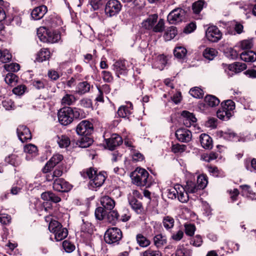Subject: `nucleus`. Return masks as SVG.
Masks as SVG:
<instances>
[{
	"label": "nucleus",
	"mask_w": 256,
	"mask_h": 256,
	"mask_svg": "<svg viewBox=\"0 0 256 256\" xmlns=\"http://www.w3.org/2000/svg\"><path fill=\"white\" fill-rule=\"evenodd\" d=\"M86 176L90 179L88 184V188L92 190H96L98 188L100 187L106 180L105 176L101 172L97 173V171L92 168L86 170Z\"/></svg>",
	"instance_id": "nucleus-1"
},
{
	"label": "nucleus",
	"mask_w": 256,
	"mask_h": 256,
	"mask_svg": "<svg viewBox=\"0 0 256 256\" xmlns=\"http://www.w3.org/2000/svg\"><path fill=\"white\" fill-rule=\"evenodd\" d=\"M132 182L138 186H149L150 183L149 180V174L144 168H137L132 174Z\"/></svg>",
	"instance_id": "nucleus-2"
},
{
	"label": "nucleus",
	"mask_w": 256,
	"mask_h": 256,
	"mask_svg": "<svg viewBox=\"0 0 256 256\" xmlns=\"http://www.w3.org/2000/svg\"><path fill=\"white\" fill-rule=\"evenodd\" d=\"M122 238V232L117 228H109L105 232L104 238L108 244L118 243Z\"/></svg>",
	"instance_id": "nucleus-3"
},
{
	"label": "nucleus",
	"mask_w": 256,
	"mask_h": 256,
	"mask_svg": "<svg viewBox=\"0 0 256 256\" xmlns=\"http://www.w3.org/2000/svg\"><path fill=\"white\" fill-rule=\"evenodd\" d=\"M186 11L180 8L172 10L168 16V21L170 24H176L182 22L185 18Z\"/></svg>",
	"instance_id": "nucleus-4"
},
{
	"label": "nucleus",
	"mask_w": 256,
	"mask_h": 256,
	"mask_svg": "<svg viewBox=\"0 0 256 256\" xmlns=\"http://www.w3.org/2000/svg\"><path fill=\"white\" fill-rule=\"evenodd\" d=\"M72 108L70 107H65L60 109L58 112L59 122L64 126L70 124L72 122Z\"/></svg>",
	"instance_id": "nucleus-5"
},
{
	"label": "nucleus",
	"mask_w": 256,
	"mask_h": 256,
	"mask_svg": "<svg viewBox=\"0 0 256 256\" xmlns=\"http://www.w3.org/2000/svg\"><path fill=\"white\" fill-rule=\"evenodd\" d=\"M122 8L120 2L117 0H110L106 4L105 14L109 17L116 15L119 13Z\"/></svg>",
	"instance_id": "nucleus-6"
},
{
	"label": "nucleus",
	"mask_w": 256,
	"mask_h": 256,
	"mask_svg": "<svg viewBox=\"0 0 256 256\" xmlns=\"http://www.w3.org/2000/svg\"><path fill=\"white\" fill-rule=\"evenodd\" d=\"M206 36L208 40L216 42L222 37V33L216 26H212L208 28L206 32Z\"/></svg>",
	"instance_id": "nucleus-7"
},
{
	"label": "nucleus",
	"mask_w": 256,
	"mask_h": 256,
	"mask_svg": "<svg viewBox=\"0 0 256 256\" xmlns=\"http://www.w3.org/2000/svg\"><path fill=\"white\" fill-rule=\"evenodd\" d=\"M94 130L92 124L86 120L82 121L76 127V132L78 134L88 136Z\"/></svg>",
	"instance_id": "nucleus-8"
},
{
	"label": "nucleus",
	"mask_w": 256,
	"mask_h": 256,
	"mask_svg": "<svg viewBox=\"0 0 256 256\" xmlns=\"http://www.w3.org/2000/svg\"><path fill=\"white\" fill-rule=\"evenodd\" d=\"M53 188L59 192H68L72 188V185L64 179L58 178L54 180Z\"/></svg>",
	"instance_id": "nucleus-9"
},
{
	"label": "nucleus",
	"mask_w": 256,
	"mask_h": 256,
	"mask_svg": "<svg viewBox=\"0 0 256 256\" xmlns=\"http://www.w3.org/2000/svg\"><path fill=\"white\" fill-rule=\"evenodd\" d=\"M127 62L126 60H118L112 65V70L118 77L120 75H125L127 74Z\"/></svg>",
	"instance_id": "nucleus-10"
},
{
	"label": "nucleus",
	"mask_w": 256,
	"mask_h": 256,
	"mask_svg": "<svg viewBox=\"0 0 256 256\" xmlns=\"http://www.w3.org/2000/svg\"><path fill=\"white\" fill-rule=\"evenodd\" d=\"M107 148L111 150L115 149L116 147L122 142V138L116 134H113L108 138L105 139Z\"/></svg>",
	"instance_id": "nucleus-11"
},
{
	"label": "nucleus",
	"mask_w": 256,
	"mask_h": 256,
	"mask_svg": "<svg viewBox=\"0 0 256 256\" xmlns=\"http://www.w3.org/2000/svg\"><path fill=\"white\" fill-rule=\"evenodd\" d=\"M177 139L182 142H188L192 138L190 131L186 128H179L176 132Z\"/></svg>",
	"instance_id": "nucleus-12"
},
{
	"label": "nucleus",
	"mask_w": 256,
	"mask_h": 256,
	"mask_svg": "<svg viewBox=\"0 0 256 256\" xmlns=\"http://www.w3.org/2000/svg\"><path fill=\"white\" fill-rule=\"evenodd\" d=\"M17 134L20 140L22 142L32 138V134L30 130L24 126H20L17 128Z\"/></svg>",
	"instance_id": "nucleus-13"
},
{
	"label": "nucleus",
	"mask_w": 256,
	"mask_h": 256,
	"mask_svg": "<svg viewBox=\"0 0 256 256\" xmlns=\"http://www.w3.org/2000/svg\"><path fill=\"white\" fill-rule=\"evenodd\" d=\"M63 159V156L60 154H56L47 162L43 168V172L47 173L55 166L58 164Z\"/></svg>",
	"instance_id": "nucleus-14"
},
{
	"label": "nucleus",
	"mask_w": 256,
	"mask_h": 256,
	"mask_svg": "<svg viewBox=\"0 0 256 256\" xmlns=\"http://www.w3.org/2000/svg\"><path fill=\"white\" fill-rule=\"evenodd\" d=\"M48 11L47 7L44 5L35 8L31 12V16L34 20H39L42 18Z\"/></svg>",
	"instance_id": "nucleus-15"
},
{
	"label": "nucleus",
	"mask_w": 256,
	"mask_h": 256,
	"mask_svg": "<svg viewBox=\"0 0 256 256\" xmlns=\"http://www.w3.org/2000/svg\"><path fill=\"white\" fill-rule=\"evenodd\" d=\"M158 18V16L157 14L150 15L147 18L142 22V28L148 30H153L154 27L157 22Z\"/></svg>",
	"instance_id": "nucleus-16"
},
{
	"label": "nucleus",
	"mask_w": 256,
	"mask_h": 256,
	"mask_svg": "<svg viewBox=\"0 0 256 256\" xmlns=\"http://www.w3.org/2000/svg\"><path fill=\"white\" fill-rule=\"evenodd\" d=\"M182 116L184 117L183 122L186 127L194 125L196 121L194 116L188 111H183Z\"/></svg>",
	"instance_id": "nucleus-17"
},
{
	"label": "nucleus",
	"mask_w": 256,
	"mask_h": 256,
	"mask_svg": "<svg viewBox=\"0 0 256 256\" xmlns=\"http://www.w3.org/2000/svg\"><path fill=\"white\" fill-rule=\"evenodd\" d=\"M91 86L86 81L80 82L76 86L75 93L79 95H83L90 92Z\"/></svg>",
	"instance_id": "nucleus-18"
},
{
	"label": "nucleus",
	"mask_w": 256,
	"mask_h": 256,
	"mask_svg": "<svg viewBox=\"0 0 256 256\" xmlns=\"http://www.w3.org/2000/svg\"><path fill=\"white\" fill-rule=\"evenodd\" d=\"M133 106L131 102L128 104L126 106H120L118 110L117 114L120 117L126 118L131 114Z\"/></svg>",
	"instance_id": "nucleus-19"
},
{
	"label": "nucleus",
	"mask_w": 256,
	"mask_h": 256,
	"mask_svg": "<svg viewBox=\"0 0 256 256\" xmlns=\"http://www.w3.org/2000/svg\"><path fill=\"white\" fill-rule=\"evenodd\" d=\"M100 204L106 210H111L115 206V202L110 197L104 196L100 198Z\"/></svg>",
	"instance_id": "nucleus-20"
},
{
	"label": "nucleus",
	"mask_w": 256,
	"mask_h": 256,
	"mask_svg": "<svg viewBox=\"0 0 256 256\" xmlns=\"http://www.w3.org/2000/svg\"><path fill=\"white\" fill-rule=\"evenodd\" d=\"M128 202L132 208L138 214H140L142 212V203L136 200L134 197L131 196L130 194L128 197Z\"/></svg>",
	"instance_id": "nucleus-21"
},
{
	"label": "nucleus",
	"mask_w": 256,
	"mask_h": 256,
	"mask_svg": "<svg viewBox=\"0 0 256 256\" xmlns=\"http://www.w3.org/2000/svg\"><path fill=\"white\" fill-rule=\"evenodd\" d=\"M200 140L202 146L206 149H210L212 147V138L207 134H202L200 136Z\"/></svg>",
	"instance_id": "nucleus-22"
},
{
	"label": "nucleus",
	"mask_w": 256,
	"mask_h": 256,
	"mask_svg": "<svg viewBox=\"0 0 256 256\" xmlns=\"http://www.w3.org/2000/svg\"><path fill=\"white\" fill-rule=\"evenodd\" d=\"M26 184V182L24 180L18 178L16 182L13 184L10 189V194L13 195L18 194Z\"/></svg>",
	"instance_id": "nucleus-23"
},
{
	"label": "nucleus",
	"mask_w": 256,
	"mask_h": 256,
	"mask_svg": "<svg viewBox=\"0 0 256 256\" xmlns=\"http://www.w3.org/2000/svg\"><path fill=\"white\" fill-rule=\"evenodd\" d=\"M240 58L246 62H254L256 60V53L252 50H245L240 54Z\"/></svg>",
	"instance_id": "nucleus-24"
},
{
	"label": "nucleus",
	"mask_w": 256,
	"mask_h": 256,
	"mask_svg": "<svg viewBox=\"0 0 256 256\" xmlns=\"http://www.w3.org/2000/svg\"><path fill=\"white\" fill-rule=\"evenodd\" d=\"M176 188L178 189L177 197L179 201L183 203L187 202L188 200L187 191L180 185H176Z\"/></svg>",
	"instance_id": "nucleus-25"
},
{
	"label": "nucleus",
	"mask_w": 256,
	"mask_h": 256,
	"mask_svg": "<svg viewBox=\"0 0 256 256\" xmlns=\"http://www.w3.org/2000/svg\"><path fill=\"white\" fill-rule=\"evenodd\" d=\"M41 198L42 200L48 201H52L57 203L60 201V198L51 192H43L41 194Z\"/></svg>",
	"instance_id": "nucleus-26"
},
{
	"label": "nucleus",
	"mask_w": 256,
	"mask_h": 256,
	"mask_svg": "<svg viewBox=\"0 0 256 256\" xmlns=\"http://www.w3.org/2000/svg\"><path fill=\"white\" fill-rule=\"evenodd\" d=\"M5 162L14 166H18L21 164L22 159L18 155L12 154L5 158Z\"/></svg>",
	"instance_id": "nucleus-27"
},
{
	"label": "nucleus",
	"mask_w": 256,
	"mask_h": 256,
	"mask_svg": "<svg viewBox=\"0 0 256 256\" xmlns=\"http://www.w3.org/2000/svg\"><path fill=\"white\" fill-rule=\"evenodd\" d=\"M228 70L234 73H238L246 68V65L242 62H235L228 66Z\"/></svg>",
	"instance_id": "nucleus-28"
},
{
	"label": "nucleus",
	"mask_w": 256,
	"mask_h": 256,
	"mask_svg": "<svg viewBox=\"0 0 256 256\" xmlns=\"http://www.w3.org/2000/svg\"><path fill=\"white\" fill-rule=\"evenodd\" d=\"M46 34V40H47L45 42L54 43L60 39V34L58 32L48 31Z\"/></svg>",
	"instance_id": "nucleus-29"
},
{
	"label": "nucleus",
	"mask_w": 256,
	"mask_h": 256,
	"mask_svg": "<svg viewBox=\"0 0 256 256\" xmlns=\"http://www.w3.org/2000/svg\"><path fill=\"white\" fill-rule=\"evenodd\" d=\"M206 104L210 107H214L218 106L220 102V100L212 95H207L204 98Z\"/></svg>",
	"instance_id": "nucleus-30"
},
{
	"label": "nucleus",
	"mask_w": 256,
	"mask_h": 256,
	"mask_svg": "<svg viewBox=\"0 0 256 256\" xmlns=\"http://www.w3.org/2000/svg\"><path fill=\"white\" fill-rule=\"evenodd\" d=\"M50 52L48 48H42L37 54L36 60L38 62L46 60L50 58Z\"/></svg>",
	"instance_id": "nucleus-31"
},
{
	"label": "nucleus",
	"mask_w": 256,
	"mask_h": 256,
	"mask_svg": "<svg viewBox=\"0 0 256 256\" xmlns=\"http://www.w3.org/2000/svg\"><path fill=\"white\" fill-rule=\"evenodd\" d=\"M54 236L56 241H60L66 238L68 234V231L66 228L60 227L55 232Z\"/></svg>",
	"instance_id": "nucleus-32"
},
{
	"label": "nucleus",
	"mask_w": 256,
	"mask_h": 256,
	"mask_svg": "<svg viewBox=\"0 0 256 256\" xmlns=\"http://www.w3.org/2000/svg\"><path fill=\"white\" fill-rule=\"evenodd\" d=\"M76 100V98L74 95L66 94L62 98L61 103L63 106H70Z\"/></svg>",
	"instance_id": "nucleus-33"
},
{
	"label": "nucleus",
	"mask_w": 256,
	"mask_h": 256,
	"mask_svg": "<svg viewBox=\"0 0 256 256\" xmlns=\"http://www.w3.org/2000/svg\"><path fill=\"white\" fill-rule=\"evenodd\" d=\"M218 54V51L213 48H206L203 52L204 56L210 60H212Z\"/></svg>",
	"instance_id": "nucleus-34"
},
{
	"label": "nucleus",
	"mask_w": 256,
	"mask_h": 256,
	"mask_svg": "<svg viewBox=\"0 0 256 256\" xmlns=\"http://www.w3.org/2000/svg\"><path fill=\"white\" fill-rule=\"evenodd\" d=\"M154 244L156 248H159L163 246L166 243V236L161 234H157L154 238Z\"/></svg>",
	"instance_id": "nucleus-35"
},
{
	"label": "nucleus",
	"mask_w": 256,
	"mask_h": 256,
	"mask_svg": "<svg viewBox=\"0 0 256 256\" xmlns=\"http://www.w3.org/2000/svg\"><path fill=\"white\" fill-rule=\"evenodd\" d=\"M107 221L112 224H115L118 221L119 214L116 210H111L106 214Z\"/></svg>",
	"instance_id": "nucleus-36"
},
{
	"label": "nucleus",
	"mask_w": 256,
	"mask_h": 256,
	"mask_svg": "<svg viewBox=\"0 0 256 256\" xmlns=\"http://www.w3.org/2000/svg\"><path fill=\"white\" fill-rule=\"evenodd\" d=\"M221 106L223 108V110H228V112H230L232 115L233 110L235 108V104L231 100H228L222 102Z\"/></svg>",
	"instance_id": "nucleus-37"
},
{
	"label": "nucleus",
	"mask_w": 256,
	"mask_h": 256,
	"mask_svg": "<svg viewBox=\"0 0 256 256\" xmlns=\"http://www.w3.org/2000/svg\"><path fill=\"white\" fill-rule=\"evenodd\" d=\"M220 136L228 140L235 141L238 139L236 134L230 130H228L224 132H221Z\"/></svg>",
	"instance_id": "nucleus-38"
},
{
	"label": "nucleus",
	"mask_w": 256,
	"mask_h": 256,
	"mask_svg": "<svg viewBox=\"0 0 256 256\" xmlns=\"http://www.w3.org/2000/svg\"><path fill=\"white\" fill-rule=\"evenodd\" d=\"M217 116L220 120H228L232 116L230 112H228V110H223V108L221 106L216 112Z\"/></svg>",
	"instance_id": "nucleus-39"
},
{
	"label": "nucleus",
	"mask_w": 256,
	"mask_h": 256,
	"mask_svg": "<svg viewBox=\"0 0 256 256\" xmlns=\"http://www.w3.org/2000/svg\"><path fill=\"white\" fill-rule=\"evenodd\" d=\"M24 152L32 155V156H35L38 154V150L36 146L30 144L24 146Z\"/></svg>",
	"instance_id": "nucleus-40"
},
{
	"label": "nucleus",
	"mask_w": 256,
	"mask_h": 256,
	"mask_svg": "<svg viewBox=\"0 0 256 256\" xmlns=\"http://www.w3.org/2000/svg\"><path fill=\"white\" fill-rule=\"evenodd\" d=\"M136 239L137 242L141 247H146L150 244V241L140 234L136 235Z\"/></svg>",
	"instance_id": "nucleus-41"
},
{
	"label": "nucleus",
	"mask_w": 256,
	"mask_h": 256,
	"mask_svg": "<svg viewBox=\"0 0 256 256\" xmlns=\"http://www.w3.org/2000/svg\"><path fill=\"white\" fill-rule=\"evenodd\" d=\"M188 193H195L200 190L198 186L194 182L192 181H188L184 188Z\"/></svg>",
	"instance_id": "nucleus-42"
},
{
	"label": "nucleus",
	"mask_w": 256,
	"mask_h": 256,
	"mask_svg": "<svg viewBox=\"0 0 256 256\" xmlns=\"http://www.w3.org/2000/svg\"><path fill=\"white\" fill-rule=\"evenodd\" d=\"M57 142L60 148H66L70 144L69 138L65 135H62L58 136Z\"/></svg>",
	"instance_id": "nucleus-43"
},
{
	"label": "nucleus",
	"mask_w": 256,
	"mask_h": 256,
	"mask_svg": "<svg viewBox=\"0 0 256 256\" xmlns=\"http://www.w3.org/2000/svg\"><path fill=\"white\" fill-rule=\"evenodd\" d=\"M167 63L166 57L164 55H159L157 57L156 65L160 70H162Z\"/></svg>",
	"instance_id": "nucleus-44"
},
{
	"label": "nucleus",
	"mask_w": 256,
	"mask_h": 256,
	"mask_svg": "<svg viewBox=\"0 0 256 256\" xmlns=\"http://www.w3.org/2000/svg\"><path fill=\"white\" fill-rule=\"evenodd\" d=\"M4 80L7 84L13 86L17 82L18 77L15 74L8 72L4 77Z\"/></svg>",
	"instance_id": "nucleus-45"
},
{
	"label": "nucleus",
	"mask_w": 256,
	"mask_h": 256,
	"mask_svg": "<svg viewBox=\"0 0 256 256\" xmlns=\"http://www.w3.org/2000/svg\"><path fill=\"white\" fill-rule=\"evenodd\" d=\"M204 0H198L194 2L192 6V9L196 14H199L204 8Z\"/></svg>",
	"instance_id": "nucleus-46"
},
{
	"label": "nucleus",
	"mask_w": 256,
	"mask_h": 256,
	"mask_svg": "<svg viewBox=\"0 0 256 256\" xmlns=\"http://www.w3.org/2000/svg\"><path fill=\"white\" fill-rule=\"evenodd\" d=\"M12 58V55L7 50H0V62L2 63L8 62Z\"/></svg>",
	"instance_id": "nucleus-47"
},
{
	"label": "nucleus",
	"mask_w": 256,
	"mask_h": 256,
	"mask_svg": "<svg viewBox=\"0 0 256 256\" xmlns=\"http://www.w3.org/2000/svg\"><path fill=\"white\" fill-rule=\"evenodd\" d=\"M187 50L186 48L182 46H178L175 48L174 51V55L178 58H183L186 54Z\"/></svg>",
	"instance_id": "nucleus-48"
},
{
	"label": "nucleus",
	"mask_w": 256,
	"mask_h": 256,
	"mask_svg": "<svg viewBox=\"0 0 256 256\" xmlns=\"http://www.w3.org/2000/svg\"><path fill=\"white\" fill-rule=\"evenodd\" d=\"M174 219L170 216L164 217L162 220L164 226L168 230L173 228L174 226Z\"/></svg>",
	"instance_id": "nucleus-49"
},
{
	"label": "nucleus",
	"mask_w": 256,
	"mask_h": 256,
	"mask_svg": "<svg viewBox=\"0 0 256 256\" xmlns=\"http://www.w3.org/2000/svg\"><path fill=\"white\" fill-rule=\"evenodd\" d=\"M208 181L205 175H200L197 178V186L200 190L204 189L207 185Z\"/></svg>",
	"instance_id": "nucleus-50"
},
{
	"label": "nucleus",
	"mask_w": 256,
	"mask_h": 256,
	"mask_svg": "<svg viewBox=\"0 0 256 256\" xmlns=\"http://www.w3.org/2000/svg\"><path fill=\"white\" fill-rule=\"evenodd\" d=\"M177 34V30L175 27L170 26L166 30L164 34L165 39L170 40L174 38Z\"/></svg>",
	"instance_id": "nucleus-51"
},
{
	"label": "nucleus",
	"mask_w": 256,
	"mask_h": 256,
	"mask_svg": "<svg viewBox=\"0 0 256 256\" xmlns=\"http://www.w3.org/2000/svg\"><path fill=\"white\" fill-rule=\"evenodd\" d=\"M190 94L192 96L197 98H202L204 96L202 90L198 87L191 88L190 90Z\"/></svg>",
	"instance_id": "nucleus-52"
},
{
	"label": "nucleus",
	"mask_w": 256,
	"mask_h": 256,
	"mask_svg": "<svg viewBox=\"0 0 256 256\" xmlns=\"http://www.w3.org/2000/svg\"><path fill=\"white\" fill-rule=\"evenodd\" d=\"M48 30L44 27H40L37 30V35L40 40L42 42H46V37Z\"/></svg>",
	"instance_id": "nucleus-53"
},
{
	"label": "nucleus",
	"mask_w": 256,
	"mask_h": 256,
	"mask_svg": "<svg viewBox=\"0 0 256 256\" xmlns=\"http://www.w3.org/2000/svg\"><path fill=\"white\" fill-rule=\"evenodd\" d=\"M93 142L92 140L87 136H84L79 142V146L82 148H88Z\"/></svg>",
	"instance_id": "nucleus-54"
},
{
	"label": "nucleus",
	"mask_w": 256,
	"mask_h": 256,
	"mask_svg": "<svg viewBox=\"0 0 256 256\" xmlns=\"http://www.w3.org/2000/svg\"><path fill=\"white\" fill-rule=\"evenodd\" d=\"M103 207H98L95 210V216L96 218L99 220H102L106 216V212Z\"/></svg>",
	"instance_id": "nucleus-55"
},
{
	"label": "nucleus",
	"mask_w": 256,
	"mask_h": 256,
	"mask_svg": "<svg viewBox=\"0 0 256 256\" xmlns=\"http://www.w3.org/2000/svg\"><path fill=\"white\" fill-rule=\"evenodd\" d=\"M175 256H190V252L184 246H180L176 251Z\"/></svg>",
	"instance_id": "nucleus-56"
},
{
	"label": "nucleus",
	"mask_w": 256,
	"mask_h": 256,
	"mask_svg": "<svg viewBox=\"0 0 256 256\" xmlns=\"http://www.w3.org/2000/svg\"><path fill=\"white\" fill-rule=\"evenodd\" d=\"M61 226H62V224L58 221H51L49 224L48 230L54 234L56 230L60 228Z\"/></svg>",
	"instance_id": "nucleus-57"
},
{
	"label": "nucleus",
	"mask_w": 256,
	"mask_h": 256,
	"mask_svg": "<svg viewBox=\"0 0 256 256\" xmlns=\"http://www.w3.org/2000/svg\"><path fill=\"white\" fill-rule=\"evenodd\" d=\"M4 68L6 71L15 72H18L20 70V66L17 63H12L4 64Z\"/></svg>",
	"instance_id": "nucleus-58"
},
{
	"label": "nucleus",
	"mask_w": 256,
	"mask_h": 256,
	"mask_svg": "<svg viewBox=\"0 0 256 256\" xmlns=\"http://www.w3.org/2000/svg\"><path fill=\"white\" fill-rule=\"evenodd\" d=\"M253 46L252 40H245L240 42V47L242 50L250 49Z\"/></svg>",
	"instance_id": "nucleus-59"
},
{
	"label": "nucleus",
	"mask_w": 256,
	"mask_h": 256,
	"mask_svg": "<svg viewBox=\"0 0 256 256\" xmlns=\"http://www.w3.org/2000/svg\"><path fill=\"white\" fill-rule=\"evenodd\" d=\"M164 28V22L163 19H160L157 24L154 26L153 31L156 32H162Z\"/></svg>",
	"instance_id": "nucleus-60"
},
{
	"label": "nucleus",
	"mask_w": 256,
	"mask_h": 256,
	"mask_svg": "<svg viewBox=\"0 0 256 256\" xmlns=\"http://www.w3.org/2000/svg\"><path fill=\"white\" fill-rule=\"evenodd\" d=\"M2 106L5 108L6 110H10L13 109L14 107V102L11 99L6 98L2 102Z\"/></svg>",
	"instance_id": "nucleus-61"
},
{
	"label": "nucleus",
	"mask_w": 256,
	"mask_h": 256,
	"mask_svg": "<svg viewBox=\"0 0 256 256\" xmlns=\"http://www.w3.org/2000/svg\"><path fill=\"white\" fill-rule=\"evenodd\" d=\"M79 104L80 106L90 108L92 106V102L90 99L84 98L80 100Z\"/></svg>",
	"instance_id": "nucleus-62"
},
{
	"label": "nucleus",
	"mask_w": 256,
	"mask_h": 256,
	"mask_svg": "<svg viewBox=\"0 0 256 256\" xmlns=\"http://www.w3.org/2000/svg\"><path fill=\"white\" fill-rule=\"evenodd\" d=\"M143 256H162V253L158 250L148 248L144 252Z\"/></svg>",
	"instance_id": "nucleus-63"
},
{
	"label": "nucleus",
	"mask_w": 256,
	"mask_h": 256,
	"mask_svg": "<svg viewBox=\"0 0 256 256\" xmlns=\"http://www.w3.org/2000/svg\"><path fill=\"white\" fill-rule=\"evenodd\" d=\"M62 246L67 252H70L74 250L75 246L70 242L64 240L62 242Z\"/></svg>",
	"instance_id": "nucleus-64"
}]
</instances>
